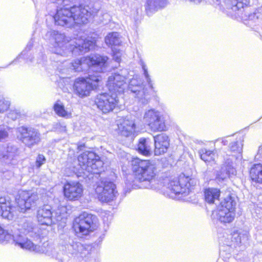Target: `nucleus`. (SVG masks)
Returning <instances> with one entry per match:
<instances>
[{
    "label": "nucleus",
    "instance_id": "44",
    "mask_svg": "<svg viewBox=\"0 0 262 262\" xmlns=\"http://www.w3.org/2000/svg\"><path fill=\"white\" fill-rule=\"evenodd\" d=\"M142 69L144 70V74L146 79L147 82H148L149 88L151 89H152V85L151 83V79L149 77V75L147 72V69L146 68V66L143 63L142 64Z\"/></svg>",
    "mask_w": 262,
    "mask_h": 262
},
{
    "label": "nucleus",
    "instance_id": "31",
    "mask_svg": "<svg viewBox=\"0 0 262 262\" xmlns=\"http://www.w3.org/2000/svg\"><path fill=\"white\" fill-rule=\"evenodd\" d=\"M152 142L148 139L141 138L138 145V151L145 156H149L151 154Z\"/></svg>",
    "mask_w": 262,
    "mask_h": 262
},
{
    "label": "nucleus",
    "instance_id": "9",
    "mask_svg": "<svg viewBox=\"0 0 262 262\" xmlns=\"http://www.w3.org/2000/svg\"><path fill=\"white\" fill-rule=\"evenodd\" d=\"M99 200L102 202H110L116 197L117 191L116 185L110 181L104 179L97 185L95 189Z\"/></svg>",
    "mask_w": 262,
    "mask_h": 262
},
{
    "label": "nucleus",
    "instance_id": "13",
    "mask_svg": "<svg viewBox=\"0 0 262 262\" xmlns=\"http://www.w3.org/2000/svg\"><path fill=\"white\" fill-rule=\"evenodd\" d=\"M126 78L124 76L114 73L108 77L107 86L110 93L118 95L122 93L126 87Z\"/></svg>",
    "mask_w": 262,
    "mask_h": 262
},
{
    "label": "nucleus",
    "instance_id": "42",
    "mask_svg": "<svg viewBox=\"0 0 262 262\" xmlns=\"http://www.w3.org/2000/svg\"><path fill=\"white\" fill-rule=\"evenodd\" d=\"M239 236V231L233 232L231 235V242L236 245H240L241 238Z\"/></svg>",
    "mask_w": 262,
    "mask_h": 262
},
{
    "label": "nucleus",
    "instance_id": "28",
    "mask_svg": "<svg viewBox=\"0 0 262 262\" xmlns=\"http://www.w3.org/2000/svg\"><path fill=\"white\" fill-rule=\"evenodd\" d=\"M166 5V0H146L145 10L148 14L164 7Z\"/></svg>",
    "mask_w": 262,
    "mask_h": 262
},
{
    "label": "nucleus",
    "instance_id": "8",
    "mask_svg": "<svg viewBox=\"0 0 262 262\" xmlns=\"http://www.w3.org/2000/svg\"><path fill=\"white\" fill-rule=\"evenodd\" d=\"M17 131L19 140L28 147L31 148L40 142V134L35 128L21 126Z\"/></svg>",
    "mask_w": 262,
    "mask_h": 262
},
{
    "label": "nucleus",
    "instance_id": "2",
    "mask_svg": "<svg viewBox=\"0 0 262 262\" xmlns=\"http://www.w3.org/2000/svg\"><path fill=\"white\" fill-rule=\"evenodd\" d=\"M45 38L53 46L52 51L55 54L64 55L67 52L76 54H83L93 49L95 41L92 38L83 37L71 39L64 34L55 30H50L45 35Z\"/></svg>",
    "mask_w": 262,
    "mask_h": 262
},
{
    "label": "nucleus",
    "instance_id": "33",
    "mask_svg": "<svg viewBox=\"0 0 262 262\" xmlns=\"http://www.w3.org/2000/svg\"><path fill=\"white\" fill-rule=\"evenodd\" d=\"M105 42L108 46H118L121 41L117 32H111L105 37Z\"/></svg>",
    "mask_w": 262,
    "mask_h": 262
},
{
    "label": "nucleus",
    "instance_id": "3",
    "mask_svg": "<svg viewBox=\"0 0 262 262\" xmlns=\"http://www.w3.org/2000/svg\"><path fill=\"white\" fill-rule=\"evenodd\" d=\"M108 58L106 56L98 54L92 55L90 56L81 58L71 62L69 70L74 72H81L92 67L97 72L102 71L105 67Z\"/></svg>",
    "mask_w": 262,
    "mask_h": 262
},
{
    "label": "nucleus",
    "instance_id": "15",
    "mask_svg": "<svg viewBox=\"0 0 262 262\" xmlns=\"http://www.w3.org/2000/svg\"><path fill=\"white\" fill-rule=\"evenodd\" d=\"M64 194L69 200H77L83 193V186L78 182H69L64 184Z\"/></svg>",
    "mask_w": 262,
    "mask_h": 262
},
{
    "label": "nucleus",
    "instance_id": "46",
    "mask_svg": "<svg viewBox=\"0 0 262 262\" xmlns=\"http://www.w3.org/2000/svg\"><path fill=\"white\" fill-rule=\"evenodd\" d=\"M54 128L57 132H64L66 131V126L64 124H61L60 123H56Z\"/></svg>",
    "mask_w": 262,
    "mask_h": 262
},
{
    "label": "nucleus",
    "instance_id": "50",
    "mask_svg": "<svg viewBox=\"0 0 262 262\" xmlns=\"http://www.w3.org/2000/svg\"><path fill=\"white\" fill-rule=\"evenodd\" d=\"M259 155H262V145L259 146L258 150L257 155L256 156V158L257 159H258L259 158V157H258Z\"/></svg>",
    "mask_w": 262,
    "mask_h": 262
},
{
    "label": "nucleus",
    "instance_id": "14",
    "mask_svg": "<svg viewBox=\"0 0 262 262\" xmlns=\"http://www.w3.org/2000/svg\"><path fill=\"white\" fill-rule=\"evenodd\" d=\"M250 0H225L224 2L227 13L231 16L236 17L243 11L244 6L249 4Z\"/></svg>",
    "mask_w": 262,
    "mask_h": 262
},
{
    "label": "nucleus",
    "instance_id": "4",
    "mask_svg": "<svg viewBox=\"0 0 262 262\" xmlns=\"http://www.w3.org/2000/svg\"><path fill=\"white\" fill-rule=\"evenodd\" d=\"M137 168L135 169V179L140 182L152 180L156 175L157 168L155 164L148 160L137 159Z\"/></svg>",
    "mask_w": 262,
    "mask_h": 262
},
{
    "label": "nucleus",
    "instance_id": "6",
    "mask_svg": "<svg viewBox=\"0 0 262 262\" xmlns=\"http://www.w3.org/2000/svg\"><path fill=\"white\" fill-rule=\"evenodd\" d=\"M235 202L229 196L221 203L216 217L221 222L230 223L235 217Z\"/></svg>",
    "mask_w": 262,
    "mask_h": 262
},
{
    "label": "nucleus",
    "instance_id": "32",
    "mask_svg": "<svg viewBox=\"0 0 262 262\" xmlns=\"http://www.w3.org/2000/svg\"><path fill=\"white\" fill-rule=\"evenodd\" d=\"M205 199L208 203H213L215 200H218L220 191L216 188H208L205 190Z\"/></svg>",
    "mask_w": 262,
    "mask_h": 262
},
{
    "label": "nucleus",
    "instance_id": "45",
    "mask_svg": "<svg viewBox=\"0 0 262 262\" xmlns=\"http://www.w3.org/2000/svg\"><path fill=\"white\" fill-rule=\"evenodd\" d=\"M20 116V112L17 111H11L8 114L9 118L12 119V120L16 119Z\"/></svg>",
    "mask_w": 262,
    "mask_h": 262
},
{
    "label": "nucleus",
    "instance_id": "49",
    "mask_svg": "<svg viewBox=\"0 0 262 262\" xmlns=\"http://www.w3.org/2000/svg\"><path fill=\"white\" fill-rule=\"evenodd\" d=\"M113 58L116 61H117L118 62H120V61L121 60L120 53L117 52L116 53H114Z\"/></svg>",
    "mask_w": 262,
    "mask_h": 262
},
{
    "label": "nucleus",
    "instance_id": "26",
    "mask_svg": "<svg viewBox=\"0 0 262 262\" xmlns=\"http://www.w3.org/2000/svg\"><path fill=\"white\" fill-rule=\"evenodd\" d=\"M243 139L242 138H240L239 140H237L236 142H232L229 146L231 151L234 154L232 156V160H233V158L235 157V160L237 162H239L241 161L242 159V151H243ZM231 160H229L230 161Z\"/></svg>",
    "mask_w": 262,
    "mask_h": 262
},
{
    "label": "nucleus",
    "instance_id": "20",
    "mask_svg": "<svg viewBox=\"0 0 262 262\" xmlns=\"http://www.w3.org/2000/svg\"><path fill=\"white\" fill-rule=\"evenodd\" d=\"M52 208L46 205L40 207L37 211V218L38 222L42 225H51L53 223Z\"/></svg>",
    "mask_w": 262,
    "mask_h": 262
},
{
    "label": "nucleus",
    "instance_id": "43",
    "mask_svg": "<svg viewBox=\"0 0 262 262\" xmlns=\"http://www.w3.org/2000/svg\"><path fill=\"white\" fill-rule=\"evenodd\" d=\"M46 159L43 155L39 154L36 158L35 166L37 168H39L42 165L45 163Z\"/></svg>",
    "mask_w": 262,
    "mask_h": 262
},
{
    "label": "nucleus",
    "instance_id": "36",
    "mask_svg": "<svg viewBox=\"0 0 262 262\" xmlns=\"http://www.w3.org/2000/svg\"><path fill=\"white\" fill-rule=\"evenodd\" d=\"M54 110L56 114L62 117H70L71 114L66 110L64 105L58 102H56L54 105Z\"/></svg>",
    "mask_w": 262,
    "mask_h": 262
},
{
    "label": "nucleus",
    "instance_id": "35",
    "mask_svg": "<svg viewBox=\"0 0 262 262\" xmlns=\"http://www.w3.org/2000/svg\"><path fill=\"white\" fill-rule=\"evenodd\" d=\"M171 188L170 189L169 196L172 199L179 200L180 193V184L179 181L177 182H171L170 184Z\"/></svg>",
    "mask_w": 262,
    "mask_h": 262
},
{
    "label": "nucleus",
    "instance_id": "10",
    "mask_svg": "<svg viewBox=\"0 0 262 262\" xmlns=\"http://www.w3.org/2000/svg\"><path fill=\"white\" fill-rule=\"evenodd\" d=\"M117 95L114 93H103L97 95L95 104L103 113L112 111L118 103Z\"/></svg>",
    "mask_w": 262,
    "mask_h": 262
},
{
    "label": "nucleus",
    "instance_id": "11",
    "mask_svg": "<svg viewBox=\"0 0 262 262\" xmlns=\"http://www.w3.org/2000/svg\"><path fill=\"white\" fill-rule=\"evenodd\" d=\"M143 120L154 132L163 131L165 128V123L161 119L160 113L154 109L146 111Z\"/></svg>",
    "mask_w": 262,
    "mask_h": 262
},
{
    "label": "nucleus",
    "instance_id": "21",
    "mask_svg": "<svg viewBox=\"0 0 262 262\" xmlns=\"http://www.w3.org/2000/svg\"><path fill=\"white\" fill-rule=\"evenodd\" d=\"M236 174V170L232 160L230 161L229 159H227L220 170L217 172L216 178L219 181H223L231 176H235Z\"/></svg>",
    "mask_w": 262,
    "mask_h": 262
},
{
    "label": "nucleus",
    "instance_id": "7",
    "mask_svg": "<svg viewBox=\"0 0 262 262\" xmlns=\"http://www.w3.org/2000/svg\"><path fill=\"white\" fill-rule=\"evenodd\" d=\"M96 217L92 214L84 212L76 217L74 222V228L77 233L86 235L92 231L93 225Z\"/></svg>",
    "mask_w": 262,
    "mask_h": 262
},
{
    "label": "nucleus",
    "instance_id": "40",
    "mask_svg": "<svg viewBox=\"0 0 262 262\" xmlns=\"http://www.w3.org/2000/svg\"><path fill=\"white\" fill-rule=\"evenodd\" d=\"M239 234L240 235L241 244H245L249 241L250 235L247 231L239 230Z\"/></svg>",
    "mask_w": 262,
    "mask_h": 262
},
{
    "label": "nucleus",
    "instance_id": "22",
    "mask_svg": "<svg viewBox=\"0 0 262 262\" xmlns=\"http://www.w3.org/2000/svg\"><path fill=\"white\" fill-rule=\"evenodd\" d=\"M198 183V180L192 176L181 177V195H186L194 189Z\"/></svg>",
    "mask_w": 262,
    "mask_h": 262
},
{
    "label": "nucleus",
    "instance_id": "39",
    "mask_svg": "<svg viewBox=\"0 0 262 262\" xmlns=\"http://www.w3.org/2000/svg\"><path fill=\"white\" fill-rule=\"evenodd\" d=\"M10 102L0 96V113H3L9 108Z\"/></svg>",
    "mask_w": 262,
    "mask_h": 262
},
{
    "label": "nucleus",
    "instance_id": "1",
    "mask_svg": "<svg viewBox=\"0 0 262 262\" xmlns=\"http://www.w3.org/2000/svg\"><path fill=\"white\" fill-rule=\"evenodd\" d=\"M100 9L99 2L88 5L74 6L70 8L64 6L57 10L54 16L56 25L67 28L73 27L76 24H87L97 15Z\"/></svg>",
    "mask_w": 262,
    "mask_h": 262
},
{
    "label": "nucleus",
    "instance_id": "38",
    "mask_svg": "<svg viewBox=\"0 0 262 262\" xmlns=\"http://www.w3.org/2000/svg\"><path fill=\"white\" fill-rule=\"evenodd\" d=\"M13 236L7 231L5 230L0 226V242H8L11 240Z\"/></svg>",
    "mask_w": 262,
    "mask_h": 262
},
{
    "label": "nucleus",
    "instance_id": "16",
    "mask_svg": "<svg viewBox=\"0 0 262 262\" xmlns=\"http://www.w3.org/2000/svg\"><path fill=\"white\" fill-rule=\"evenodd\" d=\"M128 90L135 93L142 103H146L149 99L148 92L147 89H145L141 84V82L136 78L130 80L128 84Z\"/></svg>",
    "mask_w": 262,
    "mask_h": 262
},
{
    "label": "nucleus",
    "instance_id": "24",
    "mask_svg": "<svg viewBox=\"0 0 262 262\" xmlns=\"http://www.w3.org/2000/svg\"><path fill=\"white\" fill-rule=\"evenodd\" d=\"M119 133L123 136L128 137L135 131V123L133 120L124 119L118 124Z\"/></svg>",
    "mask_w": 262,
    "mask_h": 262
},
{
    "label": "nucleus",
    "instance_id": "12",
    "mask_svg": "<svg viewBox=\"0 0 262 262\" xmlns=\"http://www.w3.org/2000/svg\"><path fill=\"white\" fill-rule=\"evenodd\" d=\"M38 197L36 193H30L27 191H21L18 198L16 199L18 209L20 212H25L35 205Z\"/></svg>",
    "mask_w": 262,
    "mask_h": 262
},
{
    "label": "nucleus",
    "instance_id": "18",
    "mask_svg": "<svg viewBox=\"0 0 262 262\" xmlns=\"http://www.w3.org/2000/svg\"><path fill=\"white\" fill-rule=\"evenodd\" d=\"M19 154V148L13 143H10L0 147V159H3L6 163H10Z\"/></svg>",
    "mask_w": 262,
    "mask_h": 262
},
{
    "label": "nucleus",
    "instance_id": "51",
    "mask_svg": "<svg viewBox=\"0 0 262 262\" xmlns=\"http://www.w3.org/2000/svg\"><path fill=\"white\" fill-rule=\"evenodd\" d=\"M190 1L193 2L195 4H199L201 2L202 0H189Z\"/></svg>",
    "mask_w": 262,
    "mask_h": 262
},
{
    "label": "nucleus",
    "instance_id": "25",
    "mask_svg": "<svg viewBox=\"0 0 262 262\" xmlns=\"http://www.w3.org/2000/svg\"><path fill=\"white\" fill-rule=\"evenodd\" d=\"M19 230L20 232L25 234H29L31 237H37L39 234H37L38 229L35 227L34 224L30 220H25L19 225Z\"/></svg>",
    "mask_w": 262,
    "mask_h": 262
},
{
    "label": "nucleus",
    "instance_id": "41",
    "mask_svg": "<svg viewBox=\"0 0 262 262\" xmlns=\"http://www.w3.org/2000/svg\"><path fill=\"white\" fill-rule=\"evenodd\" d=\"M9 128L5 125L0 126V141L7 139L8 137Z\"/></svg>",
    "mask_w": 262,
    "mask_h": 262
},
{
    "label": "nucleus",
    "instance_id": "23",
    "mask_svg": "<svg viewBox=\"0 0 262 262\" xmlns=\"http://www.w3.org/2000/svg\"><path fill=\"white\" fill-rule=\"evenodd\" d=\"M14 208L9 199L0 196V214L3 217L11 220L13 216Z\"/></svg>",
    "mask_w": 262,
    "mask_h": 262
},
{
    "label": "nucleus",
    "instance_id": "27",
    "mask_svg": "<svg viewBox=\"0 0 262 262\" xmlns=\"http://www.w3.org/2000/svg\"><path fill=\"white\" fill-rule=\"evenodd\" d=\"M95 159V154L92 151H86L80 154L78 157L79 164L84 171L86 167L91 163V161Z\"/></svg>",
    "mask_w": 262,
    "mask_h": 262
},
{
    "label": "nucleus",
    "instance_id": "47",
    "mask_svg": "<svg viewBox=\"0 0 262 262\" xmlns=\"http://www.w3.org/2000/svg\"><path fill=\"white\" fill-rule=\"evenodd\" d=\"M229 141H231L230 139V137H226L223 138L219 139L217 140V142H221L224 145H227Z\"/></svg>",
    "mask_w": 262,
    "mask_h": 262
},
{
    "label": "nucleus",
    "instance_id": "17",
    "mask_svg": "<svg viewBox=\"0 0 262 262\" xmlns=\"http://www.w3.org/2000/svg\"><path fill=\"white\" fill-rule=\"evenodd\" d=\"M14 242L16 245L19 246L21 248L36 253H43L47 251L46 246H48V244L46 243L43 244V246H40L33 244L30 240L23 238L21 236L14 239Z\"/></svg>",
    "mask_w": 262,
    "mask_h": 262
},
{
    "label": "nucleus",
    "instance_id": "48",
    "mask_svg": "<svg viewBox=\"0 0 262 262\" xmlns=\"http://www.w3.org/2000/svg\"><path fill=\"white\" fill-rule=\"evenodd\" d=\"M207 2L210 3V4L217 7L219 6V9H222V6H220V3L219 2V0H207Z\"/></svg>",
    "mask_w": 262,
    "mask_h": 262
},
{
    "label": "nucleus",
    "instance_id": "52",
    "mask_svg": "<svg viewBox=\"0 0 262 262\" xmlns=\"http://www.w3.org/2000/svg\"><path fill=\"white\" fill-rule=\"evenodd\" d=\"M32 46V43L31 42H29V44L28 45L27 47H29L30 48Z\"/></svg>",
    "mask_w": 262,
    "mask_h": 262
},
{
    "label": "nucleus",
    "instance_id": "34",
    "mask_svg": "<svg viewBox=\"0 0 262 262\" xmlns=\"http://www.w3.org/2000/svg\"><path fill=\"white\" fill-rule=\"evenodd\" d=\"M201 158L206 163H212L215 161L217 155L212 151L202 149L200 152Z\"/></svg>",
    "mask_w": 262,
    "mask_h": 262
},
{
    "label": "nucleus",
    "instance_id": "19",
    "mask_svg": "<svg viewBox=\"0 0 262 262\" xmlns=\"http://www.w3.org/2000/svg\"><path fill=\"white\" fill-rule=\"evenodd\" d=\"M154 141L155 155L159 156L166 152L169 146V141L166 134H161L154 137Z\"/></svg>",
    "mask_w": 262,
    "mask_h": 262
},
{
    "label": "nucleus",
    "instance_id": "29",
    "mask_svg": "<svg viewBox=\"0 0 262 262\" xmlns=\"http://www.w3.org/2000/svg\"><path fill=\"white\" fill-rule=\"evenodd\" d=\"M91 163L84 170L83 173L98 174L99 173L102 167L103 162L100 160L99 157L95 154V159L91 161Z\"/></svg>",
    "mask_w": 262,
    "mask_h": 262
},
{
    "label": "nucleus",
    "instance_id": "37",
    "mask_svg": "<svg viewBox=\"0 0 262 262\" xmlns=\"http://www.w3.org/2000/svg\"><path fill=\"white\" fill-rule=\"evenodd\" d=\"M248 9V8H246L244 13L243 10L238 16L241 17L244 21H255L258 18L259 15L256 12L249 13Z\"/></svg>",
    "mask_w": 262,
    "mask_h": 262
},
{
    "label": "nucleus",
    "instance_id": "5",
    "mask_svg": "<svg viewBox=\"0 0 262 262\" xmlns=\"http://www.w3.org/2000/svg\"><path fill=\"white\" fill-rule=\"evenodd\" d=\"M99 81V79L97 75L91 76L86 79L77 78L74 84L75 93L81 97L87 96L91 90L97 88Z\"/></svg>",
    "mask_w": 262,
    "mask_h": 262
},
{
    "label": "nucleus",
    "instance_id": "30",
    "mask_svg": "<svg viewBox=\"0 0 262 262\" xmlns=\"http://www.w3.org/2000/svg\"><path fill=\"white\" fill-rule=\"evenodd\" d=\"M250 177L253 182L262 184V164H255L252 166Z\"/></svg>",
    "mask_w": 262,
    "mask_h": 262
}]
</instances>
